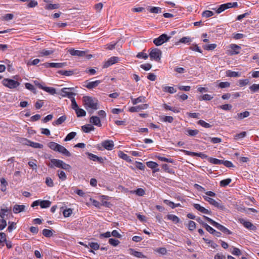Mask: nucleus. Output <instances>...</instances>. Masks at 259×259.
<instances>
[{
	"label": "nucleus",
	"mask_w": 259,
	"mask_h": 259,
	"mask_svg": "<svg viewBox=\"0 0 259 259\" xmlns=\"http://www.w3.org/2000/svg\"><path fill=\"white\" fill-rule=\"evenodd\" d=\"M84 106L87 110L91 108L93 110H97L99 108L98 101L96 98L89 96L83 97Z\"/></svg>",
	"instance_id": "1"
},
{
	"label": "nucleus",
	"mask_w": 259,
	"mask_h": 259,
	"mask_svg": "<svg viewBox=\"0 0 259 259\" xmlns=\"http://www.w3.org/2000/svg\"><path fill=\"white\" fill-rule=\"evenodd\" d=\"M90 246L92 249L90 250V252L95 254L93 250H97L100 248L99 244L97 242H89L88 246Z\"/></svg>",
	"instance_id": "22"
},
{
	"label": "nucleus",
	"mask_w": 259,
	"mask_h": 259,
	"mask_svg": "<svg viewBox=\"0 0 259 259\" xmlns=\"http://www.w3.org/2000/svg\"><path fill=\"white\" fill-rule=\"evenodd\" d=\"M222 160H220V159H217L215 158H212V157L208 158V161L210 163H211L212 164H218V165L222 164L223 163Z\"/></svg>",
	"instance_id": "30"
},
{
	"label": "nucleus",
	"mask_w": 259,
	"mask_h": 259,
	"mask_svg": "<svg viewBox=\"0 0 259 259\" xmlns=\"http://www.w3.org/2000/svg\"><path fill=\"white\" fill-rule=\"evenodd\" d=\"M44 105V102L42 100H38L35 103V107L36 109L41 108Z\"/></svg>",
	"instance_id": "49"
},
{
	"label": "nucleus",
	"mask_w": 259,
	"mask_h": 259,
	"mask_svg": "<svg viewBox=\"0 0 259 259\" xmlns=\"http://www.w3.org/2000/svg\"><path fill=\"white\" fill-rule=\"evenodd\" d=\"M187 132L189 136H195L199 133V131L197 130H188Z\"/></svg>",
	"instance_id": "59"
},
{
	"label": "nucleus",
	"mask_w": 259,
	"mask_h": 259,
	"mask_svg": "<svg viewBox=\"0 0 259 259\" xmlns=\"http://www.w3.org/2000/svg\"><path fill=\"white\" fill-rule=\"evenodd\" d=\"M198 124H200L202 126L205 128H210L211 127V125L206 122L205 121L203 120H200L198 121Z\"/></svg>",
	"instance_id": "52"
},
{
	"label": "nucleus",
	"mask_w": 259,
	"mask_h": 259,
	"mask_svg": "<svg viewBox=\"0 0 259 259\" xmlns=\"http://www.w3.org/2000/svg\"><path fill=\"white\" fill-rule=\"evenodd\" d=\"M191 41V38L190 37H183L180 39L179 42L183 44H190Z\"/></svg>",
	"instance_id": "54"
},
{
	"label": "nucleus",
	"mask_w": 259,
	"mask_h": 259,
	"mask_svg": "<svg viewBox=\"0 0 259 259\" xmlns=\"http://www.w3.org/2000/svg\"><path fill=\"white\" fill-rule=\"evenodd\" d=\"M51 202L49 200H38L33 201V207L40 205L42 208H46L51 206Z\"/></svg>",
	"instance_id": "7"
},
{
	"label": "nucleus",
	"mask_w": 259,
	"mask_h": 259,
	"mask_svg": "<svg viewBox=\"0 0 259 259\" xmlns=\"http://www.w3.org/2000/svg\"><path fill=\"white\" fill-rule=\"evenodd\" d=\"M46 68L52 67L56 68H63L67 65L66 62L63 63H45L42 64Z\"/></svg>",
	"instance_id": "8"
},
{
	"label": "nucleus",
	"mask_w": 259,
	"mask_h": 259,
	"mask_svg": "<svg viewBox=\"0 0 259 259\" xmlns=\"http://www.w3.org/2000/svg\"><path fill=\"white\" fill-rule=\"evenodd\" d=\"M19 142L22 144L23 145H29L32 147V142L28 140L25 138H20Z\"/></svg>",
	"instance_id": "38"
},
{
	"label": "nucleus",
	"mask_w": 259,
	"mask_h": 259,
	"mask_svg": "<svg viewBox=\"0 0 259 259\" xmlns=\"http://www.w3.org/2000/svg\"><path fill=\"white\" fill-rule=\"evenodd\" d=\"M140 67L145 71H148L151 68L152 65L150 64L147 63L141 65Z\"/></svg>",
	"instance_id": "64"
},
{
	"label": "nucleus",
	"mask_w": 259,
	"mask_h": 259,
	"mask_svg": "<svg viewBox=\"0 0 259 259\" xmlns=\"http://www.w3.org/2000/svg\"><path fill=\"white\" fill-rule=\"evenodd\" d=\"M147 104H142L137 106L132 107L129 109V111L131 112H139L141 110L147 109Z\"/></svg>",
	"instance_id": "18"
},
{
	"label": "nucleus",
	"mask_w": 259,
	"mask_h": 259,
	"mask_svg": "<svg viewBox=\"0 0 259 259\" xmlns=\"http://www.w3.org/2000/svg\"><path fill=\"white\" fill-rule=\"evenodd\" d=\"M66 119V117L65 115L60 117L57 120L55 121V123L57 125H60L64 122Z\"/></svg>",
	"instance_id": "50"
},
{
	"label": "nucleus",
	"mask_w": 259,
	"mask_h": 259,
	"mask_svg": "<svg viewBox=\"0 0 259 259\" xmlns=\"http://www.w3.org/2000/svg\"><path fill=\"white\" fill-rule=\"evenodd\" d=\"M214 15V13L212 11L209 10L204 11L202 13V16L205 18L210 17Z\"/></svg>",
	"instance_id": "45"
},
{
	"label": "nucleus",
	"mask_w": 259,
	"mask_h": 259,
	"mask_svg": "<svg viewBox=\"0 0 259 259\" xmlns=\"http://www.w3.org/2000/svg\"><path fill=\"white\" fill-rule=\"evenodd\" d=\"M76 135V133L74 132L69 133L64 139V141H68L71 140L75 137Z\"/></svg>",
	"instance_id": "41"
},
{
	"label": "nucleus",
	"mask_w": 259,
	"mask_h": 259,
	"mask_svg": "<svg viewBox=\"0 0 259 259\" xmlns=\"http://www.w3.org/2000/svg\"><path fill=\"white\" fill-rule=\"evenodd\" d=\"M170 37H171L170 36H168L166 34H162L160 35L157 38L154 39L153 43L156 46H159L162 45L165 42L168 41L169 39L170 38Z\"/></svg>",
	"instance_id": "4"
},
{
	"label": "nucleus",
	"mask_w": 259,
	"mask_h": 259,
	"mask_svg": "<svg viewBox=\"0 0 259 259\" xmlns=\"http://www.w3.org/2000/svg\"><path fill=\"white\" fill-rule=\"evenodd\" d=\"M44 91L51 95H54L56 93L55 89L52 87H45V88H44Z\"/></svg>",
	"instance_id": "51"
},
{
	"label": "nucleus",
	"mask_w": 259,
	"mask_h": 259,
	"mask_svg": "<svg viewBox=\"0 0 259 259\" xmlns=\"http://www.w3.org/2000/svg\"><path fill=\"white\" fill-rule=\"evenodd\" d=\"M53 230L45 229L42 230V234L46 237L49 238L53 236Z\"/></svg>",
	"instance_id": "28"
},
{
	"label": "nucleus",
	"mask_w": 259,
	"mask_h": 259,
	"mask_svg": "<svg viewBox=\"0 0 259 259\" xmlns=\"http://www.w3.org/2000/svg\"><path fill=\"white\" fill-rule=\"evenodd\" d=\"M203 218L204 219L207 221L208 222H209L211 225H212L213 226L217 228L219 230L221 231L223 233H227L228 234H232V233L231 231H230L229 230H228L227 228L224 227V226L219 224L218 223L215 222L212 219L204 215Z\"/></svg>",
	"instance_id": "2"
},
{
	"label": "nucleus",
	"mask_w": 259,
	"mask_h": 259,
	"mask_svg": "<svg viewBox=\"0 0 259 259\" xmlns=\"http://www.w3.org/2000/svg\"><path fill=\"white\" fill-rule=\"evenodd\" d=\"M243 226L246 228L247 229L254 230L255 229L256 227L250 222L244 221L243 223Z\"/></svg>",
	"instance_id": "31"
},
{
	"label": "nucleus",
	"mask_w": 259,
	"mask_h": 259,
	"mask_svg": "<svg viewBox=\"0 0 259 259\" xmlns=\"http://www.w3.org/2000/svg\"><path fill=\"white\" fill-rule=\"evenodd\" d=\"M119 58L117 57H112L105 62L103 66V68H108L110 66L118 62Z\"/></svg>",
	"instance_id": "11"
},
{
	"label": "nucleus",
	"mask_w": 259,
	"mask_h": 259,
	"mask_svg": "<svg viewBox=\"0 0 259 259\" xmlns=\"http://www.w3.org/2000/svg\"><path fill=\"white\" fill-rule=\"evenodd\" d=\"M163 91L164 92H168L170 94H173L177 92V90L172 87L164 86L162 87Z\"/></svg>",
	"instance_id": "29"
},
{
	"label": "nucleus",
	"mask_w": 259,
	"mask_h": 259,
	"mask_svg": "<svg viewBox=\"0 0 259 259\" xmlns=\"http://www.w3.org/2000/svg\"><path fill=\"white\" fill-rule=\"evenodd\" d=\"M188 228L190 230L192 231L196 228V224L194 221H190L188 225Z\"/></svg>",
	"instance_id": "63"
},
{
	"label": "nucleus",
	"mask_w": 259,
	"mask_h": 259,
	"mask_svg": "<svg viewBox=\"0 0 259 259\" xmlns=\"http://www.w3.org/2000/svg\"><path fill=\"white\" fill-rule=\"evenodd\" d=\"M164 203L168 205H169L172 208H174L176 207H178L180 205V204H175L174 202L170 201L168 200H164L163 201Z\"/></svg>",
	"instance_id": "46"
},
{
	"label": "nucleus",
	"mask_w": 259,
	"mask_h": 259,
	"mask_svg": "<svg viewBox=\"0 0 259 259\" xmlns=\"http://www.w3.org/2000/svg\"><path fill=\"white\" fill-rule=\"evenodd\" d=\"M2 82L4 85L11 89L16 88L20 84L17 81L8 78L3 79Z\"/></svg>",
	"instance_id": "5"
},
{
	"label": "nucleus",
	"mask_w": 259,
	"mask_h": 259,
	"mask_svg": "<svg viewBox=\"0 0 259 259\" xmlns=\"http://www.w3.org/2000/svg\"><path fill=\"white\" fill-rule=\"evenodd\" d=\"M146 164L148 167L154 169L156 168L158 166V164L154 161H148L146 163Z\"/></svg>",
	"instance_id": "55"
},
{
	"label": "nucleus",
	"mask_w": 259,
	"mask_h": 259,
	"mask_svg": "<svg viewBox=\"0 0 259 259\" xmlns=\"http://www.w3.org/2000/svg\"><path fill=\"white\" fill-rule=\"evenodd\" d=\"M45 183L49 187H53L54 186L53 181L50 177L46 178Z\"/></svg>",
	"instance_id": "48"
},
{
	"label": "nucleus",
	"mask_w": 259,
	"mask_h": 259,
	"mask_svg": "<svg viewBox=\"0 0 259 259\" xmlns=\"http://www.w3.org/2000/svg\"><path fill=\"white\" fill-rule=\"evenodd\" d=\"M102 146L108 150H111L114 147V142L112 140H105L102 142Z\"/></svg>",
	"instance_id": "14"
},
{
	"label": "nucleus",
	"mask_w": 259,
	"mask_h": 259,
	"mask_svg": "<svg viewBox=\"0 0 259 259\" xmlns=\"http://www.w3.org/2000/svg\"><path fill=\"white\" fill-rule=\"evenodd\" d=\"M250 90L254 93L259 90V84H253L249 87Z\"/></svg>",
	"instance_id": "60"
},
{
	"label": "nucleus",
	"mask_w": 259,
	"mask_h": 259,
	"mask_svg": "<svg viewBox=\"0 0 259 259\" xmlns=\"http://www.w3.org/2000/svg\"><path fill=\"white\" fill-rule=\"evenodd\" d=\"M161 54L162 52L159 49H152L149 53L150 58L151 60H154L156 61L159 62L161 59Z\"/></svg>",
	"instance_id": "3"
},
{
	"label": "nucleus",
	"mask_w": 259,
	"mask_h": 259,
	"mask_svg": "<svg viewBox=\"0 0 259 259\" xmlns=\"http://www.w3.org/2000/svg\"><path fill=\"white\" fill-rule=\"evenodd\" d=\"M203 198L205 201H207L209 203V204L214 206L215 207L219 208H223V206L221 204V203L216 201L214 199L206 196H203Z\"/></svg>",
	"instance_id": "10"
},
{
	"label": "nucleus",
	"mask_w": 259,
	"mask_h": 259,
	"mask_svg": "<svg viewBox=\"0 0 259 259\" xmlns=\"http://www.w3.org/2000/svg\"><path fill=\"white\" fill-rule=\"evenodd\" d=\"M58 72L61 75L67 76H71L74 73L73 70H59Z\"/></svg>",
	"instance_id": "33"
},
{
	"label": "nucleus",
	"mask_w": 259,
	"mask_h": 259,
	"mask_svg": "<svg viewBox=\"0 0 259 259\" xmlns=\"http://www.w3.org/2000/svg\"><path fill=\"white\" fill-rule=\"evenodd\" d=\"M57 152L67 157H70L71 155V153L68 150H67L64 146L60 144Z\"/></svg>",
	"instance_id": "16"
},
{
	"label": "nucleus",
	"mask_w": 259,
	"mask_h": 259,
	"mask_svg": "<svg viewBox=\"0 0 259 259\" xmlns=\"http://www.w3.org/2000/svg\"><path fill=\"white\" fill-rule=\"evenodd\" d=\"M157 158L159 160L162 161H164V162H169V163L174 162V160L172 159H171V158H166L164 157H162V156H159L157 157Z\"/></svg>",
	"instance_id": "53"
},
{
	"label": "nucleus",
	"mask_w": 259,
	"mask_h": 259,
	"mask_svg": "<svg viewBox=\"0 0 259 259\" xmlns=\"http://www.w3.org/2000/svg\"><path fill=\"white\" fill-rule=\"evenodd\" d=\"M68 53L72 56H77L79 57H84L86 55V52L83 51L75 50L73 49H70L68 51Z\"/></svg>",
	"instance_id": "13"
},
{
	"label": "nucleus",
	"mask_w": 259,
	"mask_h": 259,
	"mask_svg": "<svg viewBox=\"0 0 259 259\" xmlns=\"http://www.w3.org/2000/svg\"><path fill=\"white\" fill-rule=\"evenodd\" d=\"M155 251L163 255L165 254L167 252L166 249L165 247H160L156 248Z\"/></svg>",
	"instance_id": "62"
},
{
	"label": "nucleus",
	"mask_w": 259,
	"mask_h": 259,
	"mask_svg": "<svg viewBox=\"0 0 259 259\" xmlns=\"http://www.w3.org/2000/svg\"><path fill=\"white\" fill-rule=\"evenodd\" d=\"M226 9L230 8H236L238 6V4L237 2L234 3H228L225 4Z\"/></svg>",
	"instance_id": "58"
},
{
	"label": "nucleus",
	"mask_w": 259,
	"mask_h": 259,
	"mask_svg": "<svg viewBox=\"0 0 259 259\" xmlns=\"http://www.w3.org/2000/svg\"><path fill=\"white\" fill-rule=\"evenodd\" d=\"M232 181V180L230 178L223 180L220 182V186L221 187H226L228 186Z\"/></svg>",
	"instance_id": "43"
},
{
	"label": "nucleus",
	"mask_w": 259,
	"mask_h": 259,
	"mask_svg": "<svg viewBox=\"0 0 259 259\" xmlns=\"http://www.w3.org/2000/svg\"><path fill=\"white\" fill-rule=\"evenodd\" d=\"M167 218L168 220L172 221L176 224L180 222L179 218L174 214H168L167 215Z\"/></svg>",
	"instance_id": "35"
},
{
	"label": "nucleus",
	"mask_w": 259,
	"mask_h": 259,
	"mask_svg": "<svg viewBox=\"0 0 259 259\" xmlns=\"http://www.w3.org/2000/svg\"><path fill=\"white\" fill-rule=\"evenodd\" d=\"M193 206L196 209L199 211L201 213L207 214H210L211 213V211L208 210L203 206H201L199 204L194 203L193 204Z\"/></svg>",
	"instance_id": "15"
},
{
	"label": "nucleus",
	"mask_w": 259,
	"mask_h": 259,
	"mask_svg": "<svg viewBox=\"0 0 259 259\" xmlns=\"http://www.w3.org/2000/svg\"><path fill=\"white\" fill-rule=\"evenodd\" d=\"M182 151L186 155H189V156H198V157H201L202 159H205V158H207L208 159V158L207 155H206L205 154L203 153H201V152L196 153V152H191V151L185 150H183Z\"/></svg>",
	"instance_id": "9"
},
{
	"label": "nucleus",
	"mask_w": 259,
	"mask_h": 259,
	"mask_svg": "<svg viewBox=\"0 0 259 259\" xmlns=\"http://www.w3.org/2000/svg\"><path fill=\"white\" fill-rule=\"evenodd\" d=\"M203 227L205 228V229L211 234H213V233L215 232V230L207 224H204Z\"/></svg>",
	"instance_id": "61"
},
{
	"label": "nucleus",
	"mask_w": 259,
	"mask_h": 259,
	"mask_svg": "<svg viewBox=\"0 0 259 259\" xmlns=\"http://www.w3.org/2000/svg\"><path fill=\"white\" fill-rule=\"evenodd\" d=\"M212 97L210 95L208 94H205L203 95L202 96H200L199 97L198 99L199 101L201 100H206V101H209L212 99Z\"/></svg>",
	"instance_id": "47"
},
{
	"label": "nucleus",
	"mask_w": 259,
	"mask_h": 259,
	"mask_svg": "<svg viewBox=\"0 0 259 259\" xmlns=\"http://www.w3.org/2000/svg\"><path fill=\"white\" fill-rule=\"evenodd\" d=\"M149 11L150 13H152L158 14L161 13V8L159 7H153L150 8Z\"/></svg>",
	"instance_id": "39"
},
{
	"label": "nucleus",
	"mask_w": 259,
	"mask_h": 259,
	"mask_svg": "<svg viewBox=\"0 0 259 259\" xmlns=\"http://www.w3.org/2000/svg\"><path fill=\"white\" fill-rule=\"evenodd\" d=\"M250 115V113L248 111H244L239 114H238V118L239 119H242L245 117H247Z\"/></svg>",
	"instance_id": "42"
},
{
	"label": "nucleus",
	"mask_w": 259,
	"mask_h": 259,
	"mask_svg": "<svg viewBox=\"0 0 259 259\" xmlns=\"http://www.w3.org/2000/svg\"><path fill=\"white\" fill-rule=\"evenodd\" d=\"M129 253L131 254H132L137 257H139V258H145L146 257V256L141 252L135 251L133 248H130L129 249Z\"/></svg>",
	"instance_id": "20"
},
{
	"label": "nucleus",
	"mask_w": 259,
	"mask_h": 259,
	"mask_svg": "<svg viewBox=\"0 0 259 259\" xmlns=\"http://www.w3.org/2000/svg\"><path fill=\"white\" fill-rule=\"evenodd\" d=\"M62 160L57 159H51V162L48 164V166L51 168H53L56 166L58 168H60Z\"/></svg>",
	"instance_id": "17"
},
{
	"label": "nucleus",
	"mask_w": 259,
	"mask_h": 259,
	"mask_svg": "<svg viewBox=\"0 0 259 259\" xmlns=\"http://www.w3.org/2000/svg\"><path fill=\"white\" fill-rule=\"evenodd\" d=\"M101 82V81L100 80H95L93 81H89L88 80H87L85 82V84L84 86L87 89L91 90L97 87Z\"/></svg>",
	"instance_id": "12"
},
{
	"label": "nucleus",
	"mask_w": 259,
	"mask_h": 259,
	"mask_svg": "<svg viewBox=\"0 0 259 259\" xmlns=\"http://www.w3.org/2000/svg\"><path fill=\"white\" fill-rule=\"evenodd\" d=\"M74 90L73 88H64L61 89L63 97H67L68 98L71 99L75 96V94L71 91Z\"/></svg>",
	"instance_id": "6"
},
{
	"label": "nucleus",
	"mask_w": 259,
	"mask_h": 259,
	"mask_svg": "<svg viewBox=\"0 0 259 259\" xmlns=\"http://www.w3.org/2000/svg\"><path fill=\"white\" fill-rule=\"evenodd\" d=\"M33 83L35 84V85L37 88H38L39 89L43 90H44V88H45V87H46L45 85V83L42 81L39 82L38 81L34 80V81H33Z\"/></svg>",
	"instance_id": "37"
},
{
	"label": "nucleus",
	"mask_w": 259,
	"mask_h": 259,
	"mask_svg": "<svg viewBox=\"0 0 259 259\" xmlns=\"http://www.w3.org/2000/svg\"><path fill=\"white\" fill-rule=\"evenodd\" d=\"M230 48L231 49V55H236L239 53V50L241 47L236 44L230 45Z\"/></svg>",
	"instance_id": "21"
},
{
	"label": "nucleus",
	"mask_w": 259,
	"mask_h": 259,
	"mask_svg": "<svg viewBox=\"0 0 259 259\" xmlns=\"http://www.w3.org/2000/svg\"><path fill=\"white\" fill-rule=\"evenodd\" d=\"M75 111L78 117L85 116L86 115V112L81 108H78Z\"/></svg>",
	"instance_id": "34"
},
{
	"label": "nucleus",
	"mask_w": 259,
	"mask_h": 259,
	"mask_svg": "<svg viewBox=\"0 0 259 259\" xmlns=\"http://www.w3.org/2000/svg\"><path fill=\"white\" fill-rule=\"evenodd\" d=\"M60 6L59 4H49L45 6V9L48 10H51L54 9H57L59 8Z\"/></svg>",
	"instance_id": "32"
},
{
	"label": "nucleus",
	"mask_w": 259,
	"mask_h": 259,
	"mask_svg": "<svg viewBox=\"0 0 259 259\" xmlns=\"http://www.w3.org/2000/svg\"><path fill=\"white\" fill-rule=\"evenodd\" d=\"M217 47V45L214 44L205 45L203 47L204 49L206 50H213Z\"/></svg>",
	"instance_id": "57"
},
{
	"label": "nucleus",
	"mask_w": 259,
	"mask_h": 259,
	"mask_svg": "<svg viewBox=\"0 0 259 259\" xmlns=\"http://www.w3.org/2000/svg\"><path fill=\"white\" fill-rule=\"evenodd\" d=\"M132 103L134 105H136L139 103L144 102L145 100V97L140 96L136 99H133L132 98Z\"/></svg>",
	"instance_id": "36"
},
{
	"label": "nucleus",
	"mask_w": 259,
	"mask_h": 259,
	"mask_svg": "<svg viewBox=\"0 0 259 259\" xmlns=\"http://www.w3.org/2000/svg\"><path fill=\"white\" fill-rule=\"evenodd\" d=\"M161 121L171 123L174 121V118L171 116H162L160 117Z\"/></svg>",
	"instance_id": "25"
},
{
	"label": "nucleus",
	"mask_w": 259,
	"mask_h": 259,
	"mask_svg": "<svg viewBox=\"0 0 259 259\" xmlns=\"http://www.w3.org/2000/svg\"><path fill=\"white\" fill-rule=\"evenodd\" d=\"M90 122L97 126L101 127L102 126L100 119L97 116H93L91 117L90 118Z\"/></svg>",
	"instance_id": "19"
},
{
	"label": "nucleus",
	"mask_w": 259,
	"mask_h": 259,
	"mask_svg": "<svg viewBox=\"0 0 259 259\" xmlns=\"http://www.w3.org/2000/svg\"><path fill=\"white\" fill-rule=\"evenodd\" d=\"M59 144L54 142H50L48 144V146L53 151L57 152Z\"/></svg>",
	"instance_id": "27"
},
{
	"label": "nucleus",
	"mask_w": 259,
	"mask_h": 259,
	"mask_svg": "<svg viewBox=\"0 0 259 259\" xmlns=\"http://www.w3.org/2000/svg\"><path fill=\"white\" fill-rule=\"evenodd\" d=\"M81 130L86 133L94 131L95 127L91 124H88L81 126Z\"/></svg>",
	"instance_id": "23"
},
{
	"label": "nucleus",
	"mask_w": 259,
	"mask_h": 259,
	"mask_svg": "<svg viewBox=\"0 0 259 259\" xmlns=\"http://www.w3.org/2000/svg\"><path fill=\"white\" fill-rule=\"evenodd\" d=\"M109 243L110 244L113 246H116L119 244L120 242L119 240L117 239L114 238H110L109 240Z\"/></svg>",
	"instance_id": "56"
},
{
	"label": "nucleus",
	"mask_w": 259,
	"mask_h": 259,
	"mask_svg": "<svg viewBox=\"0 0 259 259\" xmlns=\"http://www.w3.org/2000/svg\"><path fill=\"white\" fill-rule=\"evenodd\" d=\"M118 156L121 158H122L127 161H128L130 160V156L122 151H119V152L118 153Z\"/></svg>",
	"instance_id": "44"
},
{
	"label": "nucleus",
	"mask_w": 259,
	"mask_h": 259,
	"mask_svg": "<svg viewBox=\"0 0 259 259\" xmlns=\"http://www.w3.org/2000/svg\"><path fill=\"white\" fill-rule=\"evenodd\" d=\"M226 75L230 77H236L240 76V73L238 72L232 71L228 70L226 71Z\"/></svg>",
	"instance_id": "26"
},
{
	"label": "nucleus",
	"mask_w": 259,
	"mask_h": 259,
	"mask_svg": "<svg viewBox=\"0 0 259 259\" xmlns=\"http://www.w3.org/2000/svg\"><path fill=\"white\" fill-rule=\"evenodd\" d=\"M25 206L24 205L16 204L13 207V212L15 213H19L23 211L25 209Z\"/></svg>",
	"instance_id": "24"
},
{
	"label": "nucleus",
	"mask_w": 259,
	"mask_h": 259,
	"mask_svg": "<svg viewBox=\"0 0 259 259\" xmlns=\"http://www.w3.org/2000/svg\"><path fill=\"white\" fill-rule=\"evenodd\" d=\"M57 173H58V176L59 179L61 181H64L66 179V178H67L66 175L65 173L63 170H58L57 171Z\"/></svg>",
	"instance_id": "40"
}]
</instances>
